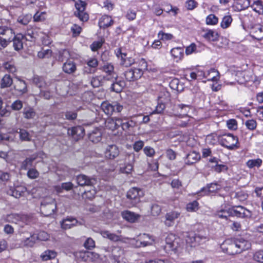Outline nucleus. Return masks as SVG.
Wrapping results in <instances>:
<instances>
[{
    "mask_svg": "<svg viewBox=\"0 0 263 263\" xmlns=\"http://www.w3.org/2000/svg\"><path fill=\"white\" fill-rule=\"evenodd\" d=\"M36 155H32L30 157L27 158L22 163L21 168L23 170H27L29 167L32 166L33 162L37 158Z\"/></svg>",
    "mask_w": 263,
    "mask_h": 263,
    "instance_id": "nucleus-37",
    "label": "nucleus"
},
{
    "mask_svg": "<svg viewBox=\"0 0 263 263\" xmlns=\"http://www.w3.org/2000/svg\"><path fill=\"white\" fill-rule=\"evenodd\" d=\"M218 18L213 14L209 15L206 18V23L208 25H215L218 23Z\"/></svg>",
    "mask_w": 263,
    "mask_h": 263,
    "instance_id": "nucleus-56",
    "label": "nucleus"
},
{
    "mask_svg": "<svg viewBox=\"0 0 263 263\" xmlns=\"http://www.w3.org/2000/svg\"><path fill=\"white\" fill-rule=\"evenodd\" d=\"M122 160H126L128 158L129 160V163L126 165L120 167V172L122 173L129 174L133 168L132 163L135 161V155L134 154H127L124 156H120Z\"/></svg>",
    "mask_w": 263,
    "mask_h": 263,
    "instance_id": "nucleus-14",
    "label": "nucleus"
},
{
    "mask_svg": "<svg viewBox=\"0 0 263 263\" xmlns=\"http://www.w3.org/2000/svg\"><path fill=\"white\" fill-rule=\"evenodd\" d=\"M204 74V77L208 78V81L215 82L218 81L219 79V72L214 68L211 69Z\"/></svg>",
    "mask_w": 263,
    "mask_h": 263,
    "instance_id": "nucleus-31",
    "label": "nucleus"
},
{
    "mask_svg": "<svg viewBox=\"0 0 263 263\" xmlns=\"http://www.w3.org/2000/svg\"><path fill=\"white\" fill-rule=\"evenodd\" d=\"M220 189V186L217 183H211L207 184L206 187H203L198 194L201 196L209 195L210 193H214Z\"/></svg>",
    "mask_w": 263,
    "mask_h": 263,
    "instance_id": "nucleus-18",
    "label": "nucleus"
},
{
    "mask_svg": "<svg viewBox=\"0 0 263 263\" xmlns=\"http://www.w3.org/2000/svg\"><path fill=\"white\" fill-rule=\"evenodd\" d=\"M103 237L109 239V240L117 242L121 240L120 237L115 234L111 233L108 231L102 230L100 232Z\"/></svg>",
    "mask_w": 263,
    "mask_h": 263,
    "instance_id": "nucleus-32",
    "label": "nucleus"
},
{
    "mask_svg": "<svg viewBox=\"0 0 263 263\" xmlns=\"http://www.w3.org/2000/svg\"><path fill=\"white\" fill-rule=\"evenodd\" d=\"M62 68L64 72L68 74H72L76 71L77 66L74 61L71 60L65 62L63 65Z\"/></svg>",
    "mask_w": 263,
    "mask_h": 263,
    "instance_id": "nucleus-24",
    "label": "nucleus"
},
{
    "mask_svg": "<svg viewBox=\"0 0 263 263\" xmlns=\"http://www.w3.org/2000/svg\"><path fill=\"white\" fill-rule=\"evenodd\" d=\"M138 68H135V69H139L143 73V70L147 69V62L144 59H141L138 61Z\"/></svg>",
    "mask_w": 263,
    "mask_h": 263,
    "instance_id": "nucleus-61",
    "label": "nucleus"
},
{
    "mask_svg": "<svg viewBox=\"0 0 263 263\" xmlns=\"http://www.w3.org/2000/svg\"><path fill=\"white\" fill-rule=\"evenodd\" d=\"M179 212L172 211L167 212L165 215L164 224L167 227H172L175 223V221L180 216Z\"/></svg>",
    "mask_w": 263,
    "mask_h": 263,
    "instance_id": "nucleus-17",
    "label": "nucleus"
},
{
    "mask_svg": "<svg viewBox=\"0 0 263 263\" xmlns=\"http://www.w3.org/2000/svg\"><path fill=\"white\" fill-rule=\"evenodd\" d=\"M179 246L178 242H175L172 243L165 244L163 248L166 253L172 254V253L176 252Z\"/></svg>",
    "mask_w": 263,
    "mask_h": 263,
    "instance_id": "nucleus-38",
    "label": "nucleus"
},
{
    "mask_svg": "<svg viewBox=\"0 0 263 263\" xmlns=\"http://www.w3.org/2000/svg\"><path fill=\"white\" fill-rule=\"evenodd\" d=\"M36 241L35 234H30L29 237L23 238L21 245L25 247H32Z\"/></svg>",
    "mask_w": 263,
    "mask_h": 263,
    "instance_id": "nucleus-29",
    "label": "nucleus"
},
{
    "mask_svg": "<svg viewBox=\"0 0 263 263\" xmlns=\"http://www.w3.org/2000/svg\"><path fill=\"white\" fill-rule=\"evenodd\" d=\"M15 82L14 84V89L20 94L23 95L27 92V85L26 82L19 77H15Z\"/></svg>",
    "mask_w": 263,
    "mask_h": 263,
    "instance_id": "nucleus-20",
    "label": "nucleus"
},
{
    "mask_svg": "<svg viewBox=\"0 0 263 263\" xmlns=\"http://www.w3.org/2000/svg\"><path fill=\"white\" fill-rule=\"evenodd\" d=\"M86 6V3L83 0H78L75 4L77 11L74 14L82 22L87 21L89 18L88 14L85 12Z\"/></svg>",
    "mask_w": 263,
    "mask_h": 263,
    "instance_id": "nucleus-8",
    "label": "nucleus"
},
{
    "mask_svg": "<svg viewBox=\"0 0 263 263\" xmlns=\"http://www.w3.org/2000/svg\"><path fill=\"white\" fill-rule=\"evenodd\" d=\"M135 63L134 59L133 58H127L124 57L123 59L121 61V64L125 66L128 67L131 66L133 64Z\"/></svg>",
    "mask_w": 263,
    "mask_h": 263,
    "instance_id": "nucleus-59",
    "label": "nucleus"
},
{
    "mask_svg": "<svg viewBox=\"0 0 263 263\" xmlns=\"http://www.w3.org/2000/svg\"><path fill=\"white\" fill-rule=\"evenodd\" d=\"M157 100L159 102L168 103L170 101V92L164 88L162 89L159 93Z\"/></svg>",
    "mask_w": 263,
    "mask_h": 263,
    "instance_id": "nucleus-33",
    "label": "nucleus"
},
{
    "mask_svg": "<svg viewBox=\"0 0 263 263\" xmlns=\"http://www.w3.org/2000/svg\"><path fill=\"white\" fill-rule=\"evenodd\" d=\"M186 208L188 212H196L199 209V203L196 200H194L187 203Z\"/></svg>",
    "mask_w": 263,
    "mask_h": 263,
    "instance_id": "nucleus-49",
    "label": "nucleus"
},
{
    "mask_svg": "<svg viewBox=\"0 0 263 263\" xmlns=\"http://www.w3.org/2000/svg\"><path fill=\"white\" fill-rule=\"evenodd\" d=\"M33 83L41 90L46 88L49 86L48 84L45 82L43 78L37 76H34L33 78Z\"/></svg>",
    "mask_w": 263,
    "mask_h": 263,
    "instance_id": "nucleus-34",
    "label": "nucleus"
},
{
    "mask_svg": "<svg viewBox=\"0 0 263 263\" xmlns=\"http://www.w3.org/2000/svg\"><path fill=\"white\" fill-rule=\"evenodd\" d=\"M114 23V21L110 16L104 15L100 19L99 26L101 28H106L111 26Z\"/></svg>",
    "mask_w": 263,
    "mask_h": 263,
    "instance_id": "nucleus-27",
    "label": "nucleus"
},
{
    "mask_svg": "<svg viewBox=\"0 0 263 263\" xmlns=\"http://www.w3.org/2000/svg\"><path fill=\"white\" fill-rule=\"evenodd\" d=\"M158 36L160 40L163 41L171 40L173 37V35L172 34L164 33L162 31H159V32L158 34Z\"/></svg>",
    "mask_w": 263,
    "mask_h": 263,
    "instance_id": "nucleus-58",
    "label": "nucleus"
},
{
    "mask_svg": "<svg viewBox=\"0 0 263 263\" xmlns=\"http://www.w3.org/2000/svg\"><path fill=\"white\" fill-rule=\"evenodd\" d=\"M249 211L242 206H233L230 209V212L231 216L239 217H244L247 216L246 212Z\"/></svg>",
    "mask_w": 263,
    "mask_h": 263,
    "instance_id": "nucleus-23",
    "label": "nucleus"
},
{
    "mask_svg": "<svg viewBox=\"0 0 263 263\" xmlns=\"http://www.w3.org/2000/svg\"><path fill=\"white\" fill-rule=\"evenodd\" d=\"M27 191V189L24 186H17L13 188H11L8 191V193L16 198H19L23 196Z\"/></svg>",
    "mask_w": 263,
    "mask_h": 263,
    "instance_id": "nucleus-22",
    "label": "nucleus"
},
{
    "mask_svg": "<svg viewBox=\"0 0 263 263\" xmlns=\"http://www.w3.org/2000/svg\"><path fill=\"white\" fill-rule=\"evenodd\" d=\"M250 33L251 36L257 40L263 39V26L259 24L253 25L250 29Z\"/></svg>",
    "mask_w": 263,
    "mask_h": 263,
    "instance_id": "nucleus-15",
    "label": "nucleus"
},
{
    "mask_svg": "<svg viewBox=\"0 0 263 263\" xmlns=\"http://www.w3.org/2000/svg\"><path fill=\"white\" fill-rule=\"evenodd\" d=\"M232 21V17L229 16H225L222 18V20L221 22V26L223 28H228L230 24H231Z\"/></svg>",
    "mask_w": 263,
    "mask_h": 263,
    "instance_id": "nucleus-57",
    "label": "nucleus"
},
{
    "mask_svg": "<svg viewBox=\"0 0 263 263\" xmlns=\"http://www.w3.org/2000/svg\"><path fill=\"white\" fill-rule=\"evenodd\" d=\"M251 243L242 238L228 239L220 245V249L223 253L233 255L240 253L251 248Z\"/></svg>",
    "mask_w": 263,
    "mask_h": 263,
    "instance_id": "nucleus-2",
    "label": "nucleus"
},
{
    "mask_svg": "<svg viewBox=\"0 0 263 263\" xmlns=\"http://www.w3.org/2000/svg\"><path fill=\"white\" fill-rule=\"evenodd\" d=\"M176 107L180 110V115L183 116H186L191 109V105L184 104H178L176 106Z\"/></svg>",
    "mask_w": 263,
    "mask_h": 263,
    "instance_id": "nucleus-46",
    "label": "nucleus"
},
{
    "mask_svg": "<svg viewBox=\"0 0 263 263\" xmlns=\"http://www.w3.org/2000/svg\"><path fill=\"white\" fill-rule=\"evenodd\" d=\"M106 256L109 257L114 263H120V258L123 254V250L118 246H110L104 248Z\"/></svg>",
    "mask_w": 263,
    "mask_h": 263,
    "instance_id": "nucleus-6",
    "label": "nucleus"
},
{
    "mask_svg": "<svg viewBox=\"0 0 263 263\" xmlns=\"http://www.w3.org/2000/svg\"><path fill=\"white\" fill-rule=\"evenodd\" d=\"M200 159V155L195 152L189 153L186 157L185 163L189 165L197 162Z\"/></svg>",
    "mask_w": 263,
    "mask_h": 263,
    "instance_id": "nucleus-28",
    "label": "nucleus"
},
{
    "mask_svg": "<svg viewBox=\"0 0 263 263\" xmlns=\"http://www.w3.org/2000/svg\"><path fill=\"white\" fill-rule=\"evenodd\" d=\"M56 255L55 252L51 250H47L43 253L41 257L43 260H48L55 258Z\"/></svg>",
    "mask_w": 263,
    "mask_h": 263,
    "instance_id": "nucleus-44",
    "label": "nucleus"
},
{
    "mask_svg": "<svg viewBox=\"0 0 263 263\" xmlns=\"http://www.w3.org/2000/svg\"><path fill=\"white\" fill-rule=\"evenodd\" d=\"M100 69L106 73V76L104 77V78L107 80H114V78H118L114 70V66L111 63H105Z\"/></svg>",
    "mask_w": 263,
    "mask_h": 263,
    "instance_id": "nucleus-10",
    "label": "nucleus"
},
{
    "mask_svg": "<svg viewBox=\"0 0 263 263\" xmlns=\"http://www.w3.org/2000/svg\"><path fill=\"white\" fill-rule=\"evenodd\" d=\"M70 54L69 51L66 49L61 50L59 52V60L62 62L67 60H71L69 59Z\"/></svg>",
    "mask_w": 263,
    "mask_h": 263,
    "instance_id": "nucleus-48",
    "label": "nucleus"
},
{
    "mask_svg": "<svg viewBox=\"0 0 263 263\" xmlns=\"http://www.w3.org/2000/svg\"><path fill=\"white\" fill-rule=\"evenodd\" d=\"M251 7L254 11L259 14L263 13V5L260 1L254 2Z\"/></svg>",
    "mask_w": 263,
    "mask_h": 263,
    "instance_id": "nucleus-47",
    "label": "nucleus"
},
{
    "mask_svg": "<svg viewBox=\"0 0 263 263\" xmlns=\"http://www.w3.org/2000/svg\"><path fill=\"white\" fill-rule=\"evenodd\" d=\"M254 260L263 263V250L256 252L253 256Z\"/></svg>",
    "mask_w": 263,
    "mask_h": 263,
    "instance_id": "nucleus-64",
    "label": "nucleus"
},
{
    "mask_svg": "<svg viewBox=\"0 0 263 263\" xmlns=\"http://www.w3.org/2000/svg\"><path fill=\"white\" fill-rule=\"evenodd\" d=\"M77 182L80 186H93L97 184V178L94 177H89L85 175L81 174L77 176Z\"/></svg>",
    "mask_w": 263,
    "mask_h": 263,
    "instance_id": "nucleus-9",
    "label": "nucleus"
},
{
    "mask_svg": "<svg viewBox=\"0 0 263 263\" xmlns=\"http://www.w3.org/2000/svg\"><path fill=\"white\" fill-rule=\"evenodd\" d=\"M206 140L209 144L214 145L219 140V137L217 134L213 133L206 136Z\"/></svg>",
    "mask_w": 263,
    "mask_h": 263,
    "instance_id": "nucleus-53",
    "label": "nucleus"
},
{
    "mask_svg": "<svg viewBox=\"0 0 263 263\" xmlns=\"http://www.w3.org/2000/svg\"><path fill=\"white\" fill-rule=\"evenodd\" d=\"M121 118H108L105 122V125L107 129L114 131L119 127V124L121 123Z\"/></svg>",
    "mask_w": 263,
    "mask_h": 263,
    "instance_id": "nucleus-21",
    "label": "nucleus"
},
{
    "mask_svg": "<svg viewBox=\"0 0 263 263\" xmlns=\"http://www.w3.org/2000/svg\"><path fill=\"white\" fill-rule=\"evenodd\" d=\"M101 107L104 113L108 116L112 115L114 112H121L123 109V106L117 102L105 101L102 103Z\"/></svg>",
    "mask_w": 263,
    "mask_h": 263,
    "instance_id": "nucleus-5",
    "label": "nucleus"
},
{
    "mask_svg": "<svg viewBox=\"0 0 263 263\" xmlns=\"http://www.w3.org/2000/svg\"><path fill=\"white\" fill-rule=\"evenodd\" d=\"M123 75L127 81L132 82L140 79L143 75V72L139 69L130 68L126 70Z\"/></svg>",
    "mask_w": 263,
    "mask_h": 263,
    "instance_id": "nucleus-12",
    "label": "nucleus"
},
{
    "mask_svg": "<svg viewBox=\"0 0 263 263\" xmlns=\"http://www.w3.org/2000/svg\"><path fill=\"white\" fill-rule=\"evenodd\" d=\"M161 212V207L156 204H153L151 206V212L153 216H158Z\"/></svg>",
    "mask_w": 263,
    "mask_h": 263,
    "instance_id": "nucleus-63",
    "label": "nucleus"
},
{
    "mask_svg": "<svg viewBox=\"0 0 263 263\" xmlns=\"http://www.w3.org/2000/svg\"><path fill=\"white\" fill-rule=\"evenodd\" d=\"M120 151L116 145L110 144L106 146L104 155L106 159L113 160L119 156Z\"/></svg>",
    "mask_w": 263,
    "mask_h": 263,
    "instance_id": "nucleus-13",
    "label": "nucleus"
},
{
    "mask_svg": "<svg viewBox=\"0 0 263 263\" xmlns=\"http://www.w3.org/2000/svg\"><path fill=\"white\" fill-rule=\"evenodd\" d=\"M123 218L130 222H136L140 217V215L129 211H125L122 212Z\"/></svg>",
    "mask_w": 263,
    "mask_h": 263,
    "instance_id": "nucleus-26",
    "label": "nucleus"
},
{
    "mask_svg": "<svg viewBox=\"0 0 263 263\" xmlns=\"http://www.w3.org/2000/svg\"><path fill=\"white\" fill-rule=\"evenodd\" d=\"M23 114L24 118L27 119H33L36 115L34 109L30 107L24 108Z\"/></svg>",
    "mask_w": 263,
    "mask_h": 263,
    "instance_id": "nucleus-41",
    "label": "nucleus"
},
{
    "mask_svg": "<svg viewBox=\"0 0 263 263\" xmlns=\"http://www.w3.org/2000/svg\"><path fill=\"white\" fill-rule=\"evenodd\" d=\"M32 18L31 15L27 14L26 15L20 16L17 18V21L18 23L24 25H27L29 22L30 21Z\"/></svg>",
    "mask_w": 263,
    "mask_h": 263,
    "instance_id": "nucleus-54",
    "label": "nucleus"
},
{
    "mask_svg": "<svg viewBox=\"0 0 263 263\" xmlns=\"http://www.w3.org/2000/svg\"><path fill=\"white\" fill-rule=\"evenodd\" d=\"M140 191V190L136 187H133L128 191L126 195L127 198L126 203L128 208L133 207L140 202L139 192Z\"/></svg>",
    "mask_w": 263,
    "mask_h": 263,
    "instance_id": "nucleus-7",
    "label": "nucleus"
},
{
    "mask_svg": "<svg viewBox=\"0 0 263 263\" xmlns=\"http://www.w3.org/2000/svg\"><path fill=\"white\" fill-rule=\"evenodd\" d=\"M115 82H114L111 86V89L112 91L116 92H120L123 88L125 86V82L123 80H119L117 78H114Z\"/></svg>",
    "mask_w": 263,
    "mask_h": 263,
    "instance_id": "nucleus-30",
    "label": "nucleus"
},
{
    "mask_svg": "<svg viewBox=\"0 0 263 263\" xmlns=\"http://www.w3.org/2000/svg\"><path fill=\"white\" fill-rule=\"evenodd\" d=\"M73 188V184L71 182H68L62 183L61 186H56V190L58 192H61V190L69 191Z\"/></svg>",
    "mask_w": 263,
    "mask_h": 263,
    "instance_id": "nucleus-50",
    "label": "nucleus"
},
{
    "mask_svg": "<svg viewBox=\"0 0 263 263\" xmlns=\"http://www.w3.org/2000/svg\"><path fill=\"white\" fill-rule=\"evenodd\" d=\"M79 257L85 261H97L100 256L98 253L89 251L80 252Z\"/></svg>",
    "mask_w": 263,
    "mask_h": 263,
    "instance_id": "nucleus-19",
    "label": "nucleus"
},
{
    "mask_svg": "<svg viewBox=\"0 0 263 263\" xmlns=\"http://www.w3.org/2000/svg\"><path fill=\"white\" fill-rule=\"evenodd\" d=\"M222 146L230 150L238 148V138L233 134H228L223 135L220 140Z\"/></svg>",
    "mask_w": 263,
    "mask_h": 263,
    "instance_id": "nucleus-4",
    "label": "nucleus"
},
{
    "mask_svg": "<svg viewBox=\"0 0 263 263\" xmlns=\"http://www.w3.org/2000/svg\"><path fill=\"white\" fill-rule=\"evenodd\" d=\"M84 128L81 126H74L71 128H68L67 134L71 137L74 140L82 138L84 135Z\"/></svg>",
    "mask_w": 263,
    "mask_h": 263,
    "instance_id": "nucleus-11",
    "label": "nucleus"
},
{
    "mask_svg": "<svg viewBox=\"0 0 263 263\" xmlns=\"http://www.w3.org/2000/svg\"><path fill=\"white\" fill-rule=\"evenodd\" d=\"M245 125L248 129L253 130L256 128L257 123L255 120L251 119L247 120L245 123Z\"/></svg>",
    "mask_w": 263,
    "mask_h": 263,
    "instance_id": "nucleus-62",
    "label": "nucleus"
},
{
    "mask_svg": "<svg viewBox=\"0 0 263 263\" xmlns=\"http://www.w3.org/2000/svg\"><path fill=\"white\" fill-rule=\"evenodd\" d=\"M25 36L18 33L14 34L13 30L7 26H0V49L6 48L13 41V46L15 50L20 51L23 48V41Z\"/></svg>",
    "mask_w": 263,
    "mask_h": 263,
    "instance_id": "nucleus-1",
    "label": "nucleus"
},
{
    "mask_svg": "<svg viewBox=\"0 0 263 263\" xmlns=\"http://www.w3.org/2000/svg\"><path fill=\"white\" fill-rule=\"evenodd\" d=\"M49 238V235L45 231H41L37 234H35L36 240L46 241Z\"/></svg>",
    "mask_w": 263,
    "mask_h": 263,
    "instance_id": "nucleus-60",
    "label": "nucleus"
},
{
    "mask_svg": "<svg viewBox=\"0 0 263 263\" xmlns=\"http://www.w3.org/2000/svg\"><path fill=\"white\" fill-rule=\"evenodd\" d=\"M20 131L17 133H19L20 139L22 141H30L31 140V136L30 134L25 129L20 128Z\"/></svg>",
    "mask_w": 263,
    "mask_h": 263,
    "instance_id": "nucleus-40",
    "label": "nucleus"
},
{
    "mask_svg": "<svg viewBox=\"0 0 263 263\" xmlns=\"http://www.w3.org/2000/svg\"><path fill=\"white\" fill-rule=\"evenodd\" d=\"M121 123L119 124V127L121 126L123 130H127L135 125L132 120L127 121L126 119L121 118Z\"/></svg>",
    "mask_w": 263,
    "mask_h": 263,
    "instance_id": "nucleus-43",
    "label": "nucleus"
},
{
    "mask_svg": "<svg viewBox=\"0 0 263 263\" xmlns=\"http://www.w3.org/2000/svg\"><path fill=\"white\" fill-rule=\"evenodd\" d=\"M3 67L6 70L10 73H14L16 71V68L14 64L11 62H7L4 64Z\"/></svg>",
    "mask_w": 263,
    "mask_h": 263,
    "instance_id": "nucleus-51",
    "label": "nucleus"
},
{
    "mask_svg": "<svg viewBox=\"0 0 263 263\" xmlns=\"http://www.w3.org/2000/svg\"><path fill=\"white\" fill-rule=\"evenodd\" d=\"M203 36L208 40L214 41L218 39V33L212 30L207 31L203 35Z\"/></svg>",
    "mask_w": 263,
    "mask_h": 263,
    "instance_id": "nucleus-42",
    "label": "nucleus"
},
{
    "mask_svg": "<svg viewBox=\"0 0 263 263\" xmlns=\"http://www.w3.org/2000/svg\"><path fill=\"white\" fill-rule=\"evenodd\" d=\"M154 241L153 237L149 234H143L141 235L140 238L136 241L137 247H146L151 245Z\"/></svg>",
    "mask_w": 263,
    "mask_h": 263,
    "instance_id": "nucleus-16",
    "label": "nucleus"
},
{
    "mask_svg": "<svg viewBox=\"0 0 263 263\" xmlns=\"http://www.w3.org/2000/svg\"><path fill=\"white\" fill-rule=\"evenodd\" d=\"M56 209L57 204L54 199L47 197L42 200L40 211L45 216H49L53 214Z\"/></svg>",
    "mask_w": 263,
    "mask_h": 263,
    "instance_id": "nucleus-3",
    "label": "nucleus"
},
{
    "mask_svg": "<svg viewBox=\"0 0 263 263\" xmlns=\"http://www.w3.org/2000/svg\"><path fill=\"white\" fill-rule=\"evenodd\" d=\"M166 103L159 102L158 101V104L156 107L155 109L153 111V114H162L165 109Z\"/></svg>",
    "mask_w": 263,
    "mask_h": 263,
    "instance_id": "nucleus-55",
    "label": "nucleus"
},
{
    "mask_svg": "<svg viewBox=\"0 0 263 263\" xmlns=\"http://www.w3.org/2000/svg\"><path fill=\"white\" fill-rule=\"evenodd\" d=\"M172 55L176 59V61L181 60L184 55V50L181 47L173 48L171 51Z\"/></svg>",
    "mask_w": 263,
    "mask_h": 263,
    "instance_id": "nucleus-35",
    "label": "nucleus"
},
{
    "mask_svg": "<svg viewBox=\"0 0 263 263\" xmlns=\"http://www.w3.org/2000/svg\"><path fill=\"white\" fill-rule=\"evenodd\" d=\"M262 161L260 159H251L249 160L247 162V165L249 168H253L254 167H259L261 165Z\"/></svg>",
    "mask_w": 263,
    "mask_h": 263,
    "instance_id": "nucleus-52",
    "label": "nucleus"
},
{
    "mask_svg": "<svg viewBox=\"0 0 263 263\" xmlns=\"http://www.w3.org/2000/svg\"><path fill=\"white\" fill-rule=\"evenodd\" d=\"M102 133L100 129H95L89 134V139L93 143H97L101 139Z\"/></svg>",
    "mask_w": 263,
    "mask_h": 263,
    "instance_id": "nucleus-36",
    "label": "nucleus"
},
{
    "mask_svg": "<svg viewBox=\"0 0 263 263\" xmlns=\"http://www.w3.org/2000/svg\"><path fill=\"white\" fill-rule=\"evenodd\" d=\"M21 216L17 214H10L6 216L5 221L8 222L17 223L20 220Z\"/></svg>",
    "mask_w": 263,
    "mask_h": 263,
    "instance_id": "nucleus-45",
    "label": "nucleus"
},
{
    "mask_svg": "<svg viewBox=\"0 0 263 263\" xmlns=\"http://www.w3.org/2000/svg\"><path fill=\"white\" fill-rule=\"evenodd\" d=\"M78 223V221L72 217H67L61 222V227L63 229H69L76 226Z\"/></svg>",
    "mask_w": 263,
    "mask_h": 263,
    "instance_id": "nucleus-25",
    "label": "nucleus"
},
{
    "mask_svg": "<svg viewBox=\"0 0 263 263\" xmlns=\"http://www.w3.org/2000/svg\"><path fill=\"white\" fill-rule=\"evenodd\" d=\"M13 83L12 79L9 74H5L1 80V87L5 88L10 87Z\"/></svg>",
    "mask_w": 263,
    "mask_h": 263,
    "instance_id": "nucleus-39",
    "label": "nucleus"
}]
</instances>
